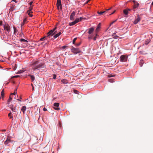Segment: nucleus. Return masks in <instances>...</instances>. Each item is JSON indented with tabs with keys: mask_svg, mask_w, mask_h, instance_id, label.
<instances>
[{
	"mask_svg": "<svg viewBox=\"0 0 153 153\" xmlns=\"http://www.w3.org/2000/svg\"><path fill=\"white\" fill-rule=\"evenodd\" d=\"M32 69L34 71H37L40 69L44 68L45 65L42 63L37 61L34 62L32 65Z\"/></svg>",
	"mask_w": 153,
	"mask_h": 153,
	"instance_id": "nucleus-1",
	"label": "nucleus"
},
{
	"mask_svg": "<svg viewBox=\"0 0 153 153\" xmlns=\"http://www.w3.org/2000/svg\"><path fill=\"white\" fill-rule=\"evenodd\" d=\"M56 27L53 29L51 30L48 33H47V37L50 38L51 36H52L53 34H55L56 33V32H55L54 33H53V32L56 30Z\"/></svg>",
	"mask_w": 153,
	"mask_h": 153,
	"instance_id": "nucleus-2",
	"label": "nucleus"
},
{
	"mask_svg": "<svg viewBox=\"0 0 153 153\" xmlns=\"http://www.w3.org/2000/svg\"><path fill=\"white\" fill-rule=\"evenodd\" d=\"M120 59L122 62H126L128 59V56L126 55H122L120 56Z\"/></svg>",
	"mask_w": 153,
	"mask_h": 153,
	"instance_id": "nucleus-3",
	"label": "nucleus"
},
{
	"mask_svg": "<svg viewBox=\"0 0 153 153\" xmlns=\"http://www.w3.org/2000/svg\"><path fill=\"white\" fill-rule=\"evenodd\" d=\"M71 51L73 53L76 54L79 53L81 52V51L79 48H75L74 47H73L71 49Z\"/></svg>",
	"mask_w": 153,
	"mask_h": 153,
	"instance_id": "nucleus-4",
	"label": "nucleus"
},
{
	"mask_svg": "<svg viewBox=\"0 0 153 153\" xmlns=\"http://www.w3.org/2000/svg\"><path fill=\"white\" fill-rule=\"evenodd\" d=\"M4 28L5 30H6L9 33L10 31V28L8 24L5 23L4 25Z\"/></svg>",
	"mask_w": 153,
	"mask_h": 153,
	"instance_id": "nucleus-5",
	"label": "nucleus"
},
{
	"mask_svg": "<svg viewBox=\"0 0 153 153\" xmlns=\"http://www.w3.org/2000/svg\"><path fill=\"white\" fill-rule=\"evenodd\" d=\"M59 103H58L55 102L54 103L53 106L54 107H54V109L56 110H59L60 108H59L58 107L59 106Z\"/></svg>",
	"mask_w": 153,
	"mask_h": 153,
	"instance_id": "nucleus-6",
	"label": "nucleus"
},
{
	"mask_svg": "<svg viewBox=\"0 0 153 153\" xmlns=\"http://www.w3.org/2000/svg\"><path fill=\"white\" fill-rule=\"evenodd\" d=\"M141 19L140 18L139 15H138L137 16V19L135 20L134 23V24H137L140 20Z\"/></svg>",
	"mask_w": 153,
	"mask_h": 153,
	"instance_id": "nucleus-7",
	"label": "nucleus"
},
{
	"mask_svg": "<svg viewBox=\"0 0 153 153\" xmlns=\"http://www.w3.org/2000/svg\"><path fill=\"white\" fill-rule=\"evenodd\" d=\"M75 12L74 11H73L71 14L70 16V19L71 20H73L74 19V17L75 16Z\"/></svg>",
	"mask_w": 153,
	"mask_h": 153,
	"instance_id": "nucleus-8",
	"label": "nucleus"
},
{
	"mask_svg": "<svg viewBox=\"0 0 153 153\" xmlns=\"http://www.w3.org/2000/svg\"><path fill=\"white\" fill-rule=\"evenodd\" d=\"M56 5L58 8H59V7H60V8H62L61 0H57Z\"/></svg>",
	"mask_w": 153,
	"mask_h": 153,
	"instance_id": "nucleus-9",
	"label": "nucleus"
},
{
	"mask_svg": "<svg viewBox=\"0 0 153 153\" xmlns=\"http://www.w3.org/2000/svg\"><path fill=\"white\" fill-rule=\"evenodd\" d=\"M11 142L10 138L8 136L6 140L4 142V144L6 145H7L8 144Z\"/></svg>",
	"mask_w": 153,
	"mask_h": 153,
	"instance_id": "nucleus-10",
	"label": "nucleus"
},
{
	"mask_svg": "<svg viewBox=\"0 0 153 153\" xmlns=\"http://www.w3.org/2000/svg\"><path fill=\"white\" fill-rule=\"evenodd\" d=\"M88 33L89 34H91L93 32L94 30V28L93 27H91L88 29Z\"/></svg>",
	"mask_w": 153,
	"mask_h": 153,
	"instance_id": "nucleus-11",
	"label": "nucleus"
},
{
	"mask_svg": "<svg viewBox=\"0 0 153 153\" xmlns=\"http://www.w3.org/2000/svg\"><path fill=\"white\" fill-rule=\"evenodd\" d=\"M100 25H101V23H99L98 25L97 26V27L96 28V33H97L99 30L100 27Z\"/></svg>",
	"mask_w": 153,
	"mask_h": 153,
	"instance_id": "nucleus-12",
	"label": "nucleus"
},
{
	"mask_svg": "<svg viewBox=\"0 0 153 153\" xmlns=\"http://www.w3.org/2000/svg\"><path fill=\"white\" fill-rule=\"evenodd\" d=\"M26 106H24L22 107V108L21 109V110L23 112V114L25 113V111L26 110Z\"/></svg>",
	"mask_w": 153,
	"mask_h": 153,
	"instance_id": "nucleus-13",
	"label": "nucleus"
},
{
	"mask_svg": "<svg viewBox=\"0 0 153 153\" xmlns=\"http://www.w3.org/2000/svg\"><path fill=\"white\" fill-rule=\"evenodd\" d=\"M29 76H30V78L31 79V81L32 82H33L34 80L35 79V78L34 76L33 75L29 74L28 75Z\"/></svg>",
	"mask_w": 153,
	"mask_h": 153,
	"instance_id": "nucleus-14",
	"label": "nucleus"
},
{
	"mask_svg": "<svg viewBox=\"0 0 153 153\" xmlns=\"http://www.w3.org/2000/svg\"><path fill=\"white\" fill-rule=\"evenodd\" d=\"M61 34V32H59L57 34H56L54 35V36H53V37L54 38H56L58 37L59 36H60Z\"/></svg>",
	"mask_w": 153,
	"mask_h": 153,
	"instance_id": "nucleus-15",
	"label": "nucleus"
},
{
	"mask_svg": "<svg viewBox=\"0 0 153 153\" xmlns=\"http://www.w3.org/2000/svg\"><path fill=\"white\" fill-rule=\"evenodd\" d=\"M61 82L64 84L68 83V81L66 79H62Z\"/></svg>",
	"mask_w": 153,
	"mask_h": 153,
	"instance_id": "nucleus-16",
	"label": "nucleus"
},
{
	"mask_svg": "<svg viewBox=\"0 0 153 153\" xmlns=\"http://www.w3.org/2000/svg\"><path fill=\"white\" fill-rule=\"evenodd\" d=\"M12 100V98L11 97V96L10 95L9 96V99H8L7 101V104H10V102Z\"/></svg>",
	"mask_w": 153,
	"mask_h": 153,
	"instance_id": "nucleus-17",
	"label": "nucleus"
},
{
	"mask_svg": "<svg viewBox=\"0 0 153 153\" xmlns=\"http://www.w3.org/2000/svg\"><path fill=\"white\" fill-rule=\"evenodd\" d=\"M128 10L127 9H125L123 10V13L125 15H127L128 13Z\"/></svg>",
	"mask_w": 153,
	"mask_h": 153,
	"instance_id": "nucleus-18",
	"label": "nucleus"
},
{
	"mask_svg": "<svg viewBox=\"0 0 153 153\" xmlns=\"http://www.w3.org/2000/svg\"><path fill=\"white\" fill-rule=\"evenodd\" d=\"M1 95L2 98V99H3V98H4V90H3L1 91Z\"/></svg>",
	"mask_w": 153,
	"mask_h": 153,
	"instance_id": "nucleus-19",
	"label": "nucleus"
},
{
	"mask_svg": "<svg viewBox=\"0 0 153 153\" xmlns=\"http://www.w3.org/2000/svg\"><path fill=\"white\" fill-rule=\"evenodd\" d=\"M139 4L138 3H135V4L133 7V8L134 9H135V8H137L138 7Z\"/></svg>",
	"mask_w": 153,
	"mask_h": 153,
	"instance_id": "nucleus-20",
	"label": "nucleus"
},
{
	"mask_svg": "<svg viewBox=\"0 0 153 153\" xmlns=\"http://www.w3.org/2000/svg\"><path fill=\"white\" fill-rule=\"evenodd\" d=\"M144 62L143 61V60H140V67H142L143 66V63Z\"/></svg>",
	"mask_w": 153,
	"mask_h": 153,
	"instance_id": "nucleus-21",
	"label": "nucleus"
},
{
	"mask_svg": "<svg viewBox=\"0 0 153 153\" xmlns=\"http://www.w3.org/2000/svg\"><path fill=\"white\" fill-rule=\"evenodd\" d=\"M20 41L21 42H28V41H27V40H26L23 39H21L20 40Z\"/></svg>",
	"mask_w": 153,
	"mask_h": 153,
	"instance_id": "nucleus-22",
	"label": "nucleus"
},
{
	"mask_svg": "<svg viewBox=\"0 0 153 153\" xmlns=\"http://www.w3.org/2000/svg\"><path fill=\"white\" fill-rule=\"evenodd\" d=\"M105 11H101L99 12V11L97 12V13L100 14V15H101L103 13H105Z\"/></svg>",
	"mask_w": 153,
	"mask_h": 153,
	"instance_id": "nucleus-23",
	"label": "nucleus"
},
{
	"mask_svg": "<svg viewBox=\"0 0 153 153\" xmlns=\"http://www.w3.org/2000/svg\"><path fill=\"white\" fill-rule=\"evenodd\" d=\"M74 22L76 24L79 22V18H77L75 20Z\"/></svg>",
	"mask_w": 153,
	"mask_h": 153,
	"instance_id": "nucleus-24",
	"label": "nucleus"
},
{
	"mask_svg": "<svg viewBox=\"0 0 153 153\" xmlns=\"http://www.w3.org/2000/svg\"><path fill=\"white\" fill-rule=\"evenodd\" d=\"M12 113L10 112L8 114V116L10 117V119H11L13 118V116L11 115Z\"/></svg>",
	"mask_w": 153,
	"mask_h": 153,
	"instance_id": "nucleus-25",
	"label": "nucleus"
},
{
	"mask_svg": "<svg viewBox=\"0 0 153 153\" xmlns=\"http://www.w3.org/2000/svg\"><path fill=\"white\" fill-rule=\"evenodd\" d=\"M76 23H75L74 22V21L73 22H72L70 23L69 24V25L70 26H72L74 25Z\"/></svg>",
	"mask_w": 153,
	"mask_h": 153,
	"instance_id": "nucleus-26",
	"label": "nucleus"
},
{
	"mask_svg": "<svg viewBox=\"0 0 153 153\" xmlns=\"http://www.w3.org/2000/svg\"><path fill=\"white\" fill-rule=\"evenodd\" d=\"M149 40H148V39H147L146 40V41H145V44L146 45H147L149 43Z\"/></svg>",
	"mask_w": 153,
	"mask_h": 153,
	"instance_id": "nucleus-27",
	"label": "nucleus"
},
{
	"mask_svg": "<svg viewBox=\"0 0 153 153\" xmlns=\"http://www.w3.org/2000/svg\"><path fill=\"white\" fill-rule=\"evenodd\" d=\"M14 29V33L15 34L17 32V29L15 27H13Z\"/></svg>",
	"mask_w": 153,
	"mask_h": 153,
	"instance_id": "nucleus-28",
	"label": "nucleus"
},
{
	"mask_svg": "<svg viewBox=\"0 0 153 153\" xmlns=\"http://www.w3.org/2000/svg\"><path fill=\"white\" fill-rule=\"evenodd\" d=\"M98 36L97 34V33H96L95 36L93 38V39L94 40H96V38L97 37V36Z\"/></svg>",
	"mask_w": 153,
	"mask_h": 153,
	"instance_id": "nucleus-29",
	"label": "nucleus"
},
{
	"mask_svg": "<svg viewBox=\"0 0 153 153\" xmlns=\"http://www.w3.org/2000/svg\"><path fill=\"white\" fill-rule=\"evenodd\" d=\"M23 72H24L22 70H20V71H18V72L17 73V74H21V73H22Z\"/></svg>",
	"mask_w": 153,
	"mask_h": 153,
	"instance_id": "nucleus-30",
	"label": "nucleus"
},
{
	"mask_svg": "<svg viewBox=\"0 0 153 153\" xmlns=\"http://www.w3.org/2000/svg\"><path fill=\"white\" fill-rule=\"evenodd\" d=\"M14 105L12 104H11L9 106V107H10V108H13V107Z\"/></svg>",
	"mask_w": 153,
	"mask_h": 153,
	"instance_id": "nucleus-31",
	"label": "nucleus"
},
{
	"mask_svg": "<svg viewBox=\"0 0 153 153\" xmlns=\"http://www.w3.org/2000/svg\"><path fill=\"white\" fill-rule=\"evenodd\" d=\"M29 10H28L27 11V13H28L29 12H30V11L32 10V7H30L29 8Z\"/></svg>",
	"mask_w": 153,
	"mask_h": 153,
	"instance_id": "nucleus-32",
	"label": "nucleus"
},
{
	"mask_svg": "<svg viewBox=\"0 0 153 153\" xmlns=\"http://www.w3.org/2000/svg\"><path fill=\"white\" fill-rule=\"evenodd\" d=\"M77 39V38H74L73 40V44H74L75 43V42L76 41V39Z\"/></svg>",
	"mask_w": 153,
	"mask_h": 153,
	"instance_id": "nucleus-33",
	"label": "nucleus"
},
{
	"mask_svg": "<svg viewBox=\"0 0 153 153\" xmlns=\"http://www.w3.org/2000/svg\"><path fill=\"white\" fill-rule=\"evenodd\" d=\"M113 38L114 39H117L118 36H114V35H113Z\"/></svg>",
	"mask_w": 153,
	"mask_h": 153,
	"instance_id": "nucleus-34",
	"label": "nucleus"
},
{
	"mask_svg": "<svg viewBox=\"0 0 153 153\" xmlns=\"http://www.w3.org/2000/svg\"><path fill=\"white\" fill-rule=\"evenodd\" d=\"M117 20V19H116V20H115L113 21L112 22H111L110 23V25H111L112 24H113V23H115L116 21Z\"/></svg>",
	"mask_w": 153,
	"mask_h": 153,
	"instance_id": "nucleus-35",
	"label": "nucleus"
},
{
	"mask_svg": "<svg viewBox=\"0 0 153 153\" xmlns=\"http://www.w3.org/2000/svg\"><path fill=\"white\" fill-rule=\"evenodd\" d=\"M56 74H54L53 75V79H56Z\"/></svg>",
	"mask_w": 153,
	"mask_h": 153,
	"instance_id": "nucleus-36",
	"label": "nucleus"
},
{
	"mask_svg": "<svg viewBox=\"0 0 153 153\" xmlns=\"http://www.w3.org/2000/svg\"><path fill=\"white\" fill-rule=\"evenodd\" d=\"M10 109H11V110H12V111H14L15 110V108H14L13 107V108H11Z\"/></svg>",
	"mask_w": 153,
	"mask_h": 153,
	"instance_id": "nucleus-37",
	"label": "nucleus"
},
{
	"mask_svg": "<svg viewBox=\"0 0 153 153\" xmlns=\"http://www.w3.org/2000/svg\"><path fill=\"white\" fill-rule=\"evenodd\" d=\"M88 39H92V36H88Z\"/></svg>",
	"mask_w": 153,
	"mask_h": 153,
	"instance_id": "nucleus-38",
	"label": "nucleus"
},
{
	"mask_svg": "<svg viewBox=\"0 0 153 153\" xmlns=\"http://www.w3.org/2000/svg\"><path fill=\"white\" fill-rule=\"evenodd\" d=\"M28 15H29V16L30 17H32L33 16V15L30 14V13H27Z\"/></svg>",
	"mask_w": 153,
	"mask_h": 153,
	"instance_id": "nucleus-39",
	"label": "nucleus"
},
{
	"mask_svg": "<svg viewBox=\"0 0 153 153\" xmlns=\"http://www.w3.org/2000/svg\"><path fill=\"white\" fill-rule=\"evenodd\" d=\"M46 37V36H45V37L43 38H41L40 39V40H41V41H42V40H44V39Z\"/></svg>",
	"mask_w": 153,
	"mask_h": 153,
	"instance_id": "nucleus-40",
	"label": "nucleus"
},
{
	"mask_svg": "<svg viewBox=\"0 0 153 153\" xmlns=\"http://www.w3.org/2000/svg\"><path fill=\"white\" fill-rule=\"evenodd\" d=\"M19 75H16V76H14L13 77V78H16V77H19Z\"/></svg>",
	"mask_w": 153,
	"mask_h": 153,
	"instance_id": "nucleus-41",
	"label": "nucleus"
},
{
	"mask_svg": "<svg viewBox=\"0 0 153 153\" xmlns=\"http://www.w3.org/2000/svg\"><path fill=\"white\" fill-rule=\"evenodd\" d=\"M31 86H32V90H34V87H33V85L32 84H31Z\"/></svg>",
	"mask_w": 153,
	"mask_h": 153,
	"instance_id": "nucleus-42",
	"label": "nucleus"
},
{
	"mask_svg": "<svg viewBox=\"0 0 153 153\" xmlns=\"http://www.w3.org/2000/svg\"><path fill=\"white\" fill-rule=\"evenodd\" d=\"M43 110L44 111H46L47 110V109L45 108H44L43 109Z\"/></svg>",
	"mask_w": 153,
	"mask_h": 153,
	"instance_id": "nucleus-43",
	"label": "nucleus"
},
{
	"mask_svg": "<svg viewBox=\"0 0 153 153\" xmlns=\"http://www.w3.org/2000/svg\"><path fill=\"white\" fill-rule=\"evenodd\" d=\"M83 17H80L79 18V21H81L82 19H83Z\"/></svg>",
	"mask_w": 153,
	"mask_h": 153,
	"instance_id": "nucleus-44",
	"label": "nucleus"
},
{
	"mask_svg": "<svg viewBox=\"0 0 153 153\" xmlns=\"http://www.w3.org/2000/svg\"><path fill=\"white\" fill-rule=\"evenodd\" d=\"M33 3V1H31V2H30L29 3V5H31Z\"/></svg>",
	"mask_w": 153,
	"mask_h": 153,
	"instance_id": "nucleus-45",
	"label": "nucleus"
},
{
	"mask_svg": "<svg viewBox=\"0 0 153 153\" xmlns=\"http://www.w3.org/2000/svg\"><path fill=\"white\" fill-rule=\"evenodd\" d=\"M16 93H17L16 92L14 91V92L13 93H12V94H13V95H15L16 94Z\"/></svg>",
	"mask_w": 153,
	"mask_h": 153,
	"instance_id": "nucleus-46",
	"label": "nucleus"
},
{
	"mask_svg": "<svg viewBox=\"0 0 153 153\" xmlns=\"http://www.w3.org/2000/svg\"><path fill=\"white\" fill-rule=\"evenodd\" d=\"M111 7L109 9H106V11H108V10H110L111 9Z\"/></svg>",
	"mask_w": 153,
	"mask_h": 153,
	"instance_id": "nucleus-47",
	"label": "nucleus"
},
{
	"mask_svg": "<svg viewBox=\"0 0 153 153\" xmlns=\"http://www.w3.org/2000/svg\"><path fill=\"white\" fill-rule=\"evenodd\" d=\"M90 0H88L87 1V2L85 3V4L88 3L89 1H90Z\"/></svg>",
	"mask_w": 153,
	"mask_h": 153,
	"instance_id": "nucleus-48",
	"label": "nucleus"
},
{
	"mask_svg": "<svg viewBox=\"0 0 153 153\" xmlns=\"http://www.w3.org/2000/svg\"><path fill=\"white\" fill-rule=\"evenodd\" d=\"M66 47V46H64L62 47L63 49H65Z\"/></svg>",
	"mask_w": 153,
	"mask_h": 153,
	"instance_id": "nucleus-49",
	"label": "nucleus"
},
{
	"mask_svg": "<svg viewBox=\"0 0 153 153\" xmlns=\"http://www.w3.org/2000/svg\"><path fill=\"white\" fill-rule=\"evenodd\" d=\"M80 43H78V44H77L76 45H77V46H79V45H80Z\"/></svg>",
	"mask_w": 153,
	"mask_h": 153,
	"instance_id": "nucleus-50",
	"label": "nucleus"
},
{
	"mask_svg": "<svg viewBox=\"0 0 153 153\" xmlns=\"http://www.w3.org/2000/svg\"><path fill=\"white\" fill-rule=\"evenodd\" d=\"M115 10H114V12H113L111 14H110V15L113 14L115 12Z\"/></svg>",
	"mask_w": 153,
	"mask_h": 153,
	"instance_id": "nucleus-51",
	"label": "nucleus"
},
{
	"mask_svg": "<svg viewBox=\"0 0 153 153\" xmlns=\"http://www.w3.org/2000/svg\"><path fill=\"white\" fill-rule=\"evenodd\" d=\"M2 21H0V25H2Z\"/></svg>",
	"mask_w": 153,
	"mask_h": 153,
	"instance_id": "nucleus-52",
	"label": "nucleus"
},
{
	"mask_svg": "<svg viewBox=\"0 0 153 153\" xmlns=\"http://www.w3.org/2000/svg\"><path fill=\"white\" fill-rule=\"evenodd\" d=\"M17 89V88H16V89H15V91L16 92Z\"/></svg>",
	"mask_w": 153,
	"mask_h": 153,
	"instance_id": "nucleus-53",
	"label": "nucleus"
},
{
	"mask_svg": "<svg viewBox=\"0 0 153 153\" xmlns=\"http://www.w3.org/2000/svg\"><path fill=\"white\" fill-rule=\"evenodd\" d=\"M17 100H18L19 101H21V100H20V99H17Z\"/></svg>",
	"mask_w": 153,
	"mask_h": 153,
	"instance_id": "nucleus-54",
	"label": "nucleus"
},
{
	"mask_svg": "<svg viewBox=\"0 0 153 153\" xmlns=\"http://www.w3.org/2000/svg\"><path fill=\"white\" fill-rule=\"evenodd\" d=\"M1 131H5V130H1Z\"/></svg>",
	"mask_w": 153,
	"mask_h": 153,
	"instance_id": "nucleus-55",
	"label": "nucleus"
},
{
	"mask_svg": "<svg viewBox=\"0 0 153 153\" xmlns=\"http://www.w3.org/2000/svg\"><path fill=\"white\" fill-rule=\"evenodd\" d=\"M127 9V10H128V11H130V10H130V9Z\"/></svg>",
	"mask_w": 153,
	"mask_h": 153,
	"instance_id": "nucleus-56",
	"label": "nucleus"
},
{
	"mask_svg": "<svg viewBox=\"0 0 153 153\" xmlns=\"http://www.w3.org/2000/svg\"><path fill=\"white\" fill-rule=\"evenodd\" d=\"M28 13H33V12H30H30H28Z\"/></svg>",
	"mask_w": 153,
	"mask_h": 153,
	"instance_id": "nucleus-57",
	"label": "nucleus"
},
{
	"mask_svg": "<svg viewBox=\"0 0 153 153\" xmlns=\"http://www.w3.org/2000/svg\"><path fill=\"white\" fill-rule=\"evenodd\" d=\"M25 21H26L25 19L23 21V22H25Z\"/></svg>",
	"mask_w": 153,
	"mask_h": 153,
	"instance_id": "nucleus-58",
	"label": "nucleus"
},
{
	"mask_svg": "<svg viewBox=\"0 0 153 153\" xmlns=\"http://www.w3.org/2000/svg\"><path fill=\"white\" fill-rule=\"evenodd\" d=\"M152 5H153V2H152Z\"/></svg>",
	"mask_w": 153,
	"mask_h": 153,
	"instance_id": "nucleus-59",
	"label": "nucleus"
},
{
	"mask_svg": "<svg viewBox=\"0 0 153 153\" xmlns=\"http://www.w3.org/2000/svg\"><path fill=\"white\" fill-rule=\"evenodd\" d=\"M20 99H22L21 97H20Z\"/></svg>",
	"mask_w": 153,
	"mask_h": 153,
	"instance_id": "nucleus-60",
	"label": "nucleus"
},
{
	"mask_svg": "<svg viewBox=\"0 0 153 153\" xmlns=\"http://www.w3.org/2000/svg\"><path fill=\"white\" fill-rule=\"evenodd\" d=\"M10 95H13V94H12V93H11Z\"/></svg>",
	"mask_w": 153,
	"mask_h": 153,
	"instance_id": "nucleus-61",
	"label": "nucleus"
},
{
	"mask_svg": "<svg viewBox=\"0 0 153 153\" xmlns=\"http://www.w3.org/2000/svg\"><path fill=\"white\" fill-rule=\"evenodd\" d=\"M24 22H23V24L24 25Z\"/></svg>",
	"mask_w": 153,
	"mask_h": 153,
	"instance_id": "nucleus-62",
	"label": "nucleus"
},
{
	"mask_svg": "<svg viewBox=\"0 0 153 153\" xmlns=\"http://www.w3.org/2000/svg\"><path fill=\"white\" fill-rule=\"evenodd\" d=\"M52 153H54V152H53Z\"/></svg>",
	"mask_w": 153,
	"mask_h": 153,
	"instance_id": "nucleus-63",
	"label": "nucleus"
}]
</instances>
